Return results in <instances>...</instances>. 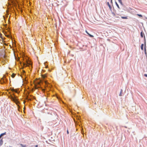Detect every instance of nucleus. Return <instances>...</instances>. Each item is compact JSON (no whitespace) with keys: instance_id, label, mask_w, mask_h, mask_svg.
I'll use <instances>...</instances> for the list:
<instances>
[{"instance_id":"6e6552de","label":"nucleus","mask_w":147,"mask_h":147,"mask_svg":"<svg viewBox=\"0 0 147 147\" xmlns=\"http://www.w3.org/2000/svg\"><path fill=\"white\" fill-rule=\"evenodd\" d=\"M143 47H144V44H142L141 45V49L142 50H143Z\"/></svg>"},{"instance_id":"c85d7f7f","label":"nucleus","mask_w":147,"mask_h":147,"mask_svg":"<svg viewBox=\"0 0 147 147\" xmlns=\"http://www.w3.org/2000/svg\"><path fill=\"white\" fill-rule=\"evenodd\" d=\"M7 13V15H8V13Z\"/></svg>"},{"instance_id":"dca6fc26","label":"nucleus","mask_w":147,"mask_h":147,"mask_svg":"<svg viewBox=\"0 0 147 147\" xmlns=\"http://www.w3.org/2000/svg\"><path fill=\"white\" fill-rule=\"evenodd\" d=\"M20 145L22 147H26V146L24 145L21 144Z\"/></svg>"},{"instance_id":"f03ea898","label":"nucleus","mask_w":147,"mask_h":147,"mask_svg":"<svg viewBox=\"0 0 147 147\" xmlns=\"http://www.w3.org/2000/svg\"><path fill=\"white\" fill-rule=\"evenodd\" d=\"M0 61L2 64H4L7 62V58L5 55L4 54L2 55L0 58Z\"/></svg>"},{"instance_id":"9b49d317","label":"nucleus","mask_w":147,"mask_h":147,"mask_svg":"<svg viewBox=\"0 0 147 147\" xmlns=\"http://www.w3.org/2000/svg\"><path fill=\"white\" fill-rule=\"evenodd\" d=\"M121 18L123 19H127V17H121Z\"/></svg>"},{"instance_id":"cd10ccee","label":"nucleus","mask_w":147,"mask_h":147,"mask_svg":"<svg viewBox=\"0 0 147 147\" xmlns=\"http://www.w3.org/2000/svg\"><path fill=\"white\" fill-rule=\"evenodd\" d=\"M2 137L0 135V138L1 137Z\"/></svg>"},{"instance_id":"b1692460","label":"nucleus","mask_w":147,"mask_h":147,"mask_svg":"<svg viewBox=\"0 0 147 147\" xmlns=\"http://www.w3.org/2000/svg\"><path fill=\"white\" fill-rule=\"evenodd\" d=\"M45 84H47V82H45Z\"/></svg>"},{"instance_id":"6ab92c4d","label":"nucleus","mask_w":147,"mask_h":147,"mask_svg":"<svg viewBox=\"0 0 147 147\" xmlns=\"http://www.w3.org/2000/svg\"><path fill=\"white\" fill-rule=\"evenodd\" d=\"M144 76L146 77H147V74H144Z\"/></svg>"},{"instance_id":"aec40b11","label":"nucleus","mask_w":147,"mask_h":147,"mask_svg":"<svg viewBox=\"0 0 147 147\" xmlns=\"http://www.w3.org/2000/svg\"><path fill=\"white\" fill-rule=\"evenodd\" d=\"M114 16H115V17H116V18H118V17L115 14H114Z\"/></svg>"},{"instance_id":"a878e982","label":"nucleus","mask_w":147,"mask_h":147,"mask_svg":"<svg viewBox=\"0 0 147 147\" xmlns=\"http://www.w3.org/2000/svg\"><path fill=\"white\" fill-rule=\"evenodd\" d=\"M23 72H24V73H25V71H23Z\"/></svg>"},{"instance_id":"393cba45","label":"nucleus","mask_w":147,"mask_h":147,"mask_svg":"<svg viewBox=\"0 0 147 147\" xmlns=\"http://www.w3.org/2000/svg\"><path fill=\"white\" fill-rule=\"evenodd\" d=\"M1 33H0V36H1Z\"/></svg>"},{"instance_id":"f257e3e1","label":"nucleus","mask_w":147,"mask_h":147,"mask_svg":"<svg viewBox=\"0 0 147 147\" xmlns=\"http://www.w3.org/2000/svg\"><path fill=\"white\" fill-rule=\"evenodd\" d=\"M23 59L24 60L23 65L24 67L29 66L31 65V62L28 57L24 56Z\"/></svg>"},{"instance_id":"39448f33","label":"nucleus","mask_w":147,"mask_h":147,"mask_svg":"<svg viewBox=\"0 0 147 147\" xmlns=\"http://www.w3.org/2000/svg\"><path fill=\"white\" fill-rule=\"evenodd\" d=\"M3 143V141L2 140V139L0 140V146H1Z\"/></svg>"},{"instance_id":"4468645a","label":"nucleus","mask_w":147,"mask_h":147,"mask_svg":"<svg viewBox=\"0 0 147 147\" xmlns=\"http://www.w3.org/2000/svg\"><path fill=\"white\" fill-rule=\"evenodd\" d=\"M12 91L13 92H17V91L16 90L14 89H12Z\"/></svg>"},{"instance_id":"f3484780","label":"nucleus","mask_w":147,"mask_h":147,"mask_svg":"<svg viewBox=\"0 0 147 147\" xmlns=\"http://www.w3.org/2000/svg\"><path fill=\"white\" fill-rule=\"evenodd\" d=\"M15 75H16V74H12L11 76L12 77V78H14L15 76Z\"/></svg>"},{"instance_id":"9d476101","label":"nucleus","mask_w":147,"mask_h":147,"mask_svg":"<svg viewBox=\"0 0 147 147\" xmlns=\"http://www.w3.org/2000/svg\"><path fill=\"white\" fill-rule=\"evenodd\" d=\"M6 134V132H5V133H2V134H1V135H0L1 136V137L3 136L4 135H5Z\"/></svg>"},{"instance_id":"412c9836","label":"nucleus","mask_w":147,"mask_h":147,"mask_svg":"<svg viewBox=\"0 0 147 147\" xmlns=\"http://www.w3.org/2000/svg\"><path fill=\"white\" fill-rule=\"evenodd\" d=\"M86 32L87 34H88V33L87 32V31L86 30Z\"/></svg>"},{"instance_id":"0eeeda50","label":"nucleus","mask_w":147,"mask_h":147,"mask_svg":"<svg viewBox=\"0 0 147 147\" xmlns=\"http://www.w3.org/2000/svg\"><path fill=\"white\" fill-rule=\"evenodd\" d=\"M122 92H123V90H122V89H121V91H120V94H119V96H122Z\"/></svg>"},{"instance_id":"bb28decb","label":"nucleus","mask_w":147,"mask_h":147,"mask_svg":"<svg viewBox=\"0 0 147 147\" xmlns=\"http://www.w3.org/2000/svg\"><path fill=\"white\" fill-rule=\"evenodd\" d=\"M144 39H145V36H144Z\"/></svg>"},{"instance_id":"ddd939ff","label":"nucleus","mask_w":147,"mask_h":147,"mask_svg":"<svg viewBox=\"0 0 147 147\" xmlns=\"http://www.w3.org/2000/svg\"><path fill=\"white\" fill-rule=\"evenodd\" d=\"M88 34L89 36H90L91 37H93L94 36L93 35L90 34L89 33H88Z\"/></svg>"},{"instance_id":"c756f323","label":"nucleus","mask_w":147,"mask_h":147,"mask_svg":"<svg viewBox=\"0 0 147 147\" xmlns=\"http://www.w3.org/2000/svg\"><path fill=\"white\" fill-rule=\"evenodd\" d=\"M3 17L4 18V19H5V17H4V16H3Z\"/></svg>"},{"instance_id":"a211bd4d","label":"nucleus","mask_w":147,"mask_h":147,"mask_svg":"<svg viewBox=\"0 0 147 147\" xmlns=\"http://www.w3.org/2000/svg\"><path fill=\"white\" fill-rule=\"evenodd\" d=\"M137 15L139 16L140 17H142V16L141 14H137Z\"/></svg>"},{"instance_id":"5701e85b","label":"nucleus","mask_w":147,"mask_h":147,"mask_svg":"<svg viewBox=\"0 0 147 147\" xmlns=\"http://www.w3.org/2000/svg\"><path fill=\"white\" fill-rule=\"evenodd\" d=\"M67 133L68 134H69V132H68V130H67Z\"/></svg>"},{"instance_id":"7ed1b4c3","label":"nucleus","mask_w":147,"mask_h":147,"mask_svg":"<svg viewBox=\"0 0 147 147\" xmlns=\"http://www.w3.org/2000/svg\"><path fill=\"white\" fill-rule=\"evenodd\" d=\"M11 98L12 100L13 101L15 102L16 104H17L18 103V101L16 98V97L14 95V96H11Z\"/></svg>"},{"instance_id":"f8f14e48","label":"nucleus","mask_w":147,"mask_h":147,"mask_svg":"<svg viewBox=\"0 0 147 147\" xmlns=\"http://www.w3.org/2000/svg\"><path fill=\"white\" fill-rule=\"evenodd\" d=\"M119 2L120 3V4L122 5L123 4H122V1H121V0H118Z\"/></svg>"},{"instance_id":"423d86ee","label":"nucleus","mask_w":147,"mask_h":147,"mask_svg":"<svg viewBox=\"0 0 147 147\" xmlns=\"http://www.w3.org/2000/svg\"><path fill=\"white\" fill-rule=\"evenodd\" d=\"M144 52L145 54L146 55V56L147 55V53L146 52V44L145 43V47H144Z\"/></svg>"},{"instance_id":"4be33fe9","label":"nucleus","mask_w":147,"mask_h":147,"mask_svg":"<svg viewBox=\"0 0 147 147\" xmlns=\"http://www.w3.org/2000/svg\"><path fill=\"white\" fill-rule=\"evenodd\" d=\"M35 147H38V145H36L35 146Z\"/></svg>"},{"instance_id":"20e7f679","label":"nucleus","mask_w":147,"mask_h":147,"mask_svg":"<svg viewBox=\"0 0 147 147\" xmlns=\"http://www.w3.org/2000/svg\"><path fill=\"white\" fill-rule=\"evenodd\" d=\"M7 79L5 78L4 76L1 79V80L0 81L1 83V84L5 83L6 82Z\"/></svg>"},{"instance_id":"7c9ffc66","label":"nucleus","mask_w":147,"mask_h":147,"mask_svg":"<svg viewBox=\"0 0 147 147\" xmlns=\"http://www.w3.org/2000/svg\"><path fill=\"white\" fill-rule=\"evenodd\" d=\"M146 18V19H147V18Z\"/></svg>"},{"instance_id":"2eb2a0df","label":"nucleus","mask_w":147,"mask_h":147,"mask_svg":"<svg viewBox=\"0 0 147 147\" xmlns=\"http://www.w3.org/2000/svg\"><path fill=\"white\" fill-rule=\"evenodd\" d=\"M115 3H116V5H117V7L119 8V9H120L119 8V5H118V4H117V3L116 2H115Z\"/></svg>"},{"instance_id":"1a4fd4ad","label":"nucleus","mask_w":147,"mask_h":147,"mask_svg":"<svg viewBox=\"0 0 147 147\" xmlns=\"http://www.w3.org/2000/svg\"><path fill=\"white\" fill-rule=\"evenodd\" d=\"M143 34L144 35V33H143L142 32H141V33H140V36H141V37H142V38L143 37Z\"/></svg>"}]
</instances>
